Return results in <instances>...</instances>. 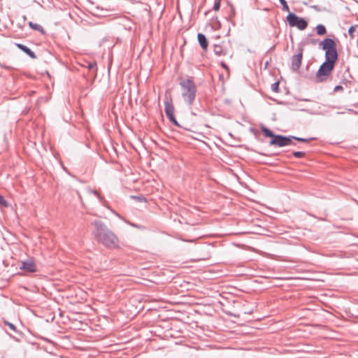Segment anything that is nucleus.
<instances>
[{"instance_id": "obj_6", "label": "nucleus", "mask_w": 358, "mask_h": 358, "mask_svg": "<svg viewBox=\"0 0 358 358\" xmlns=\"http://www.w3.org/2000/svg\"><path fill=\"white\" fill-rule=\"evenodd\" d=\"M287 20L291 27H296L300 30H304L308 26L305 20L293 13H289L287 16Z\"/></svg>"}, {"instance_id": "obj_3", "label": "nucleus", "mask_w": 358, "mask_h": 358, "mask_svg": "<svg viewBox=\"0 0 358 358\" xmlns=\"http://www.w3.org/2000/svg\"><path fill=\"white\" fill-rule=\"evenodd\" d=\"M181 94L185 103L191 106L196 96V86L192 80L186 79L180 82Z\"/></svg>"}, {"instance_id": "obj_11", "label": "nucleus", "mask_w": 358, "mask_h": 358, "mask_svg": "<svg viewBox=\"0 0 358 358\" xmlns=\"http://www.w3.org/2000/svg\"><path fill=\"white\" fill-rule=\"evenodd\" d=\"M213 50H214L215 53L218 56L225 55V51L221 45H219V44L214 45Z\"/></svg>"}, {"instance_id": "obj_4", "label": "nucleus", "mask_w": 358, "mask_h": 358, "mask_svg": "<svg viewBox=\"0 0 358 358\" xmlns=\"http://www.w3.org/2000/svg\"><path fill=\"white\" fill-rule=\"evenodd\" d=\"M262 131L264 136L271 138L270 144L272 145L284 147L293 144L291 137H286L280 135H275L270 129L267 128H263Z\"/></svg>"}, {"instance_id": "obj_24", "label": "nucleus", "mask_w": 358, "mask_h": 358, "mask_svg": "<svg viewBox=\"0 0 358 358\" xmlns=\"http://www.w3.org/2000/svg\"><path fill=\"white\" fill-rule=\"evenodd\" d=\"M357 43H358V39H357Z\"/></svg>"}, {"instance_id": "obj_7", "label": "nucleus", "mask_w": 358, "mask_h": 358, "mask_svg": "<svg viewBox=\"0 0 358 358\" xmlns=\"http://www.w3.org/2000/svg\"><path fill=\"white\" fill-rule=\"evenodd\" d=\"M165 113L170 121L175 125L178 126V123L174 116V107L171 101H165Z\"/></svg>"}, {"instance_id": "obj_10", "label": "nucleus", "mask_w": 358, "mask_h": 358, "mask_svg": "<svg viewBox=\"0 0 358 358\" xmlns=\"http://www.w3.org/2000/svg\"><path fill=\"white\" fill-rule=\"evenodd\" d=\"M197 38H198L199 43L200 45L201 46V48L203 50H206L208 46V41H207L206 36L203 34L199 33L197 36Z\"/></svg>"}, {"instance_id": "obj_13", "label": "nucleus", "mask_w": 358, "mask_h": 358, "mask_svg": "<svg viewBox=\"0 0 358 358\" xmlns=\"http://www.w3.org/2000/svg\"><path fill=\"white\" fill-rule=\"evenodd\" d=\"M316 31H317V34L320 36H322V35H324L327 32V30H326V28L324 25L322 24H318L317 27H316Z\"/></svg>"}, {"instance_id": "obj_22", "label": "nucleus", "mask_w": 358, "mask_h": 358, "mask_svg": "<svg viewBox=\"0 0 358 358\" xmlns=\"http://www.w3.org/2000/svg\"><path fill=\"white\" fill-rule=\"evenodd\" d=\"M221 66H222L224 69H225L226 70H228V69H229V68H228V66H227V64H226L225 63H224V62H222V63H221Z\"/></svg>"}, {"instance_id": "obj_21", "label": "nucleus", "mask_w": 358, "mask_h": 358, "mask_svg": "<svg viewBox=\"0 0 358 358\" xmlns=\"http://www.w3.org/2000/svg\"><path fill=\"white\" fill-rule=\"evenodd\" d=\"M343 87L341 85H337L334 87V92H339V91H343Z\"/></svg>"}, {"instance_id": "obj_17", "label": "nucleus", "mask_w": 358, "mask_h": 358, "mask_svg": "<svg viewBox=\"0 0 358 358\" xmlns=\"http://www.w3.org/2000/svg\"><path fill=\"white\" fill-rule=\"evenodd\" d=\"M0 204L6 208L8 206V203L1 195H0Z\"/></svg>"}, {"instance_id": "obj_23", "label": "nucleus", "mask_w": 358, "mask_h": 358, "mask_svg": "<svg viewBox=\"0 0 358 358\" xmlns=\"http://www.w3.org/2000/svg\"><path fill=\"white\" fill-rule=\"evenodd\" d=\"M134 227H136L140 228V227H140L139 225L135 224V225H134Z\"/></svg>"}, {"instance_id": "obj_8", "label": "nucleus", "mask_w": 358, "mask_h": 358, "mask_svg": "<svg viewBox=\"0 0 358 358\" xmlns=\"http://www.w3.org/2000/svg\"><path fill=\"white\" fill-rule=\"evenodd\" d=\"M303 48H299V52L294 55L292 58V69L294 71H297L301 64L302 57H303Z\"/></svg>"}, {"instance_id": "obj_18", "label": "nucleus", "mask_w": 358, "mask_h": 358, "mask_svg": "<svg viewBox=\"0 0 358 358\" xmlns=\"http://www.w3.org/2000/svg\"><path fill=\"white\" fill-rule=\"evenodd\" d=\"M220 0H215L214 6H213L214 10L217 11L220 10Z\"/></svg>"}, {"instance_id": "obj_15", "label": "nucleus", "mask_w": 358, "mask_h": 358, "mask_svg": "<svg viewBox=\"0 0 358 358\" xmlns=\"http://www.w3.org/2000/svg\"><path fill=\"white\" fill-rule=\"evenodd\" d=\"M357 25H355V26H352L350 27L349 30H348V33H349V35L350 36L351 38H354V33L356 30V28H357Z\"/></svg>"}, {"instance_id": "obj_19", "label": "nucleus", "mask_w": 358, "mask_h": 358, "mask_svg": "<svg viewBox=\"0 0 358 358\" xmlns=\"http://www.w3.org/2000/svg\"><path fill=\"white\" fill-rule=\"evenodd\" d=\"M294 156L297 157V158H301V157H303L305 156V153L303 152H294L293 153Z\"/></svg>"}, {"instance_id": "obj_16", "label": "nucleus", "mask_w": 358, "mask_h": 358, "mask_svg": "<svg viewBox=\"0 0 358 358\" xmlns=\"http://www.w3.org/2000/svg\"><path fill=\"white\" fill-rule=\"evenodd\" d=\"M279 1L282 4L283 10H285L287 12H289V6H288L286 1L285 0H279Z\"/></svg>"}, {"instance_id": "obj_1", "label": "nucleus", "mask_w": 358, "mask_h": 358, "mask_svg": "<svg viewBox=\"0 0 358 358\" xmlns=\"http://www.w3.org/2000/svg\"><path fill=\"white\" fill-rule=\"evenodd\" d=\"M320 46L325 51L326 61L321 65L316 74L318 82L326 80L338 59L336 43L331 38H325L320 43Z\"/></svg>"}, {"instance_id": "obj_20", "label": "nucleus", "mask_w": 358, "mask_h": 358, "mask_svg": "<svg viewBox=\"0 0 358 358\" xmlns=\"http://www.w3.org/2000/svg\"><path fill=\"white\" fill-rule=\"evenodd\" d=\"M291 138H292V139L294 138V139L297 140L301 142H308V140L306 138L292 137V136Z\"/></svg>"}, {"instance_id": "obj_12", "label": "nucleus", "mask_w": 358, "mask_h": 358, "mask_svg": "<svg viewBox=\"0 0 358 358\" xmlns=\"http://www.w3.org/2000/svg\"><path fill=\"white\" fill-rule=\"evenodd\" d=\"M29 25L32 29L41 32L42 34H45V30L40 24L34 23L32 22H29Z\"/></svg>"}, {"instance_id": "obj_2", "label": "nucleus", "mask_w": 358, "mask_h": 358, "mask_svg": "<svg viewBox=\"0 0 358 358\" xmlns=\"http://www.w3.org/2000/svg\"><path fill=\"white\" fill-rule=\"evenodd\" d=\"M95 240L108 249L120 248L117 236L106 225H96L93 231Z\"/></svg>"}, {"instance_id": "obj_14", "label": "nucleus", "mask_w": 358, "mask_h": 358, "mask_svg": "<svg viewBox=\"0 0 358 358\" xmlns=\"http://www.w3.org/2000/svg\"><path fill=\"white\" fill-rule=\"evenodd\" d=\"M4 324L6 326H8L14 332L19 333V331H17L16 327L13 323L10 322H8V321H5Z\"/></svg>"}, {"instance_id": "obj_5", "label": "nucleus", "mask_w": 358, "mask_h": 358, "mask_svg": "<svg viewBox=\"0 0 358 358\" xmlns=\"http://www.w3.org/2000/svg\"><path fill=\"white\" fill-rule=\"evenodd\" d=\"M20 269L27 273H33L38 271V266L36 259L34 257H29L27 259L22 261L20 266Z\"/></svg>"}, {"instance_id": "obj_9", "label": "nucleus", "mask_w": 358, "mask_h": 358, "mask_svg": "<svg viewBox=\"0 0 358 358\" xmlns=\"http://www.w3.org/2000/svg\"><path fill=\"white\" fill-rule=\"evenodd\" d=\"M16 46L20 49L21 50H22L24 52H25L26 54H27L30 57L33 58V59H35L36 58V55L34 54V52L33 51H31L29 48H27V46L22 45V44H20V43H17L16 44Z\"/></svg>"}]
</instances>
